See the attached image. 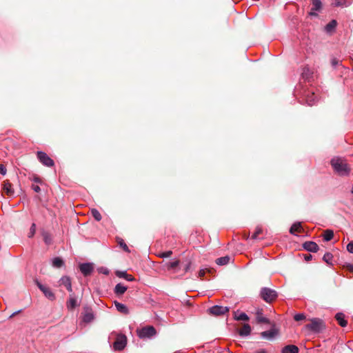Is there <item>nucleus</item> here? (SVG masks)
Listing matches in <instances>:
<instances>
[{
    "mask_svg": "<svg viewBox=\"0 0 353 353\" xmlns=\"http://www.w3.org/2000/svg\"><path fill=\"white\" fill-rule=\"evenodd\" d=\"M331 165L334 171L341 176L347 175L350 172V169L346 161L341 158H333L331 160Z\"/></svg>",
    "mask_w": 353,
    "mask_h": 353,
    "instance_id": "obj_1",
    "label": "nucleus"
},
{
    "mask_svg": "<svg viewBox=\"0 0 353 353\" xmlns=\"http://www.w3.org/2000/svg\"><path fill=\"white\" fill-rule=\"evenodd\" d=\"M260 296L265 302L272 303L276 299L278 294L274 290L263 288L260 292Z\"/></svg>",
    "mask_w": 353,
    "mask_h": 353,
    "instance_id": "obj_2",
    "label": "nucleus"
},
{
    "mask_svg": "<svg viewBox=\"0 0 353 353\" xmlns=\"http://www.w3.org/2000/svg\"><path fill=\"white\" fill-rule=\"evenodd\" d=\"M311 323L305 325L306 329L314 332H320L325 328V323L322 319L314 318L310 320Z\"/></svg>",
    "mask_w": 353,
    "mask_h": 353,
    "instance_id": "obj_3",
    "label": "nucleus"
},
{
    "mask_svg": "<svg viewBox=\"0 0 353 353\" xmlns=\"http://www.w3.org/2000/svg\"><path fill=\"white\" fill-rule=\"evenodd\" d=\"M137 333L140 339H150L157 334V331L153 326L148 325L141 329H137Z\"/></svg>",
    "mask_w": 353,
    "mask_h": 353,
    "instance_id": "obj_4",
    "label": "nucleus"
},
{
    "mask_svg": "<svg viewBox=\"0 0 353 353\" xmlns=\"http://www.w3.org/2000/svg\"><path fill=\"white\" fill-rule=\"evenodd\" d=\"M127 344V337L124 334H119L114 343H113V347L114 350L121 351L123 350Z\"/></svg>",
    "mask_w": 353,
    "mask_h": 353,
    "instance_id": "obj_5",
    "label": "nucleus"
},
{
    "mask_svg": "<svg viewBox=\"0 0 353 353\" xmlns=\"http://www.w3.org/2000/svg\"><path fill=\"white\" fill-rule=\"evenodd\" d=\"M230 309L228 307H223L220 305H214L210 307L208 311L209 314L213 316H221L229 312Z\"/></svg>",
    "mask_w": 353,
    "mask_h": 353,
    "instance_id": "obj_6",
    "label": "nucleus"
},
{
    "mask_svg": "<svg viewBox=\"0 0 353 353\" xmlns=\"http://www.w3.org/2000/svg\"><path fill=\"white\" fill-rule=\"evenodd\" d=\"M37 158L39 161L47 167H52L54 165V161L43 152H37Z\"/></svg>",
    "mask_w": 353,
    "mask_h": 353,
    "instance_id": "obj_7",
    "label": "nucleus"
},
{
    "mask_svg": "<svg viewBox=\"0 0 353 353\" xmlns=\"http://www.w3.org/2000/svg\"><path fill=\"white\" fill-rule=\"evenodd\" d=\"M36 284L39 290L43 293L45 296L50 301H54L56 299L55 294L51 289L46 285H42L38 281H36Z\"/></svg>",
    "mask_w": 353,
    "mask_h": 353,
    "instance_id": "obj_8",
    "label": "nucleus"
},
{
    "mask_svg": "<svg viewBox=\"0 0 353 353\" xmlns=\"http://www.w3.org/2000/svg\"><path fill=\"white\" fill-rule=\"evenodd\" d=\"M79 268L82 274L86 276L93 272L94 266L92 263H86L81 264Z\"/></svg>",
    "mask_w": 353,
    "mask_h": 353,
    "instance_id": "obj_9",
    "label": "nucleus"
},
{
    "mask_svg": "<svg viewBox=\"0 0 353 353\" xmlns=\"http://www.w3.org/2000/svg\"><path fill=\"white\" fill-rule=\"evenodd\" d=\"M3 190L9 196H12L14 193L12 185L8 180H5L3 182Z\"/></svg>",
    "mask_w": 353,
    "mask_h": 353,
    "instance_id": "obj_10",
    "label": "nucleus"
},
{
    "mask_svg": "<svg viewBox=\"0 0 353 353\" xmlns=\"http://www.w3.org/2000/svg\"><path fill=\"white\" fill-rule=\"evenodd\" d=\"M303 247L305 250L312 252H316L319 250V245L314 241H306L303 244Z\"/></svg>",
    "mask_w": 353,
    "mask_h": 353,
    "instance_id": "obj_11",
    "label": "nucleus"
},
{
    "mask_svg": "<svg viewBox=\"0 0 353 353\" xmlns=\"http://www.w3.org/2000/svg\"><path fill=\"white\" fill-rule=\"evenodd\" d=\"M59 284L64 285L66 289L71 293L72 292V283L70 277L64 276L59 280Z\"/></svg>",
    "mask_w": 353,
    "mask_h": 353,
    "instance_id": "obj_12",
    "label": "nucleus"
},
{
    "mask_svg": "<svg viewBox=\"0 0 353 353\" xmlns=\"http://www.w3.org/2000/svg\"><path fill=\"white\" fill-rule=\"evenodd\" d=\"M305 100L308 105L312 106L317 101V96L314 92H308L305 96Z\"/></svg>",
    "mask_w": 353,
    "mask_h": 353,
    "instance_id": "obj_13",
    "label": "nucleus"
},
{
    "mask_svg": "<svg viewBox=\"0 0 353 353\" xmlns=\"http://www.w3.org/2000/svg\"><path fill=\"white\" fill-rule=\"evenodd\" d=\"M66 305H67V307L70 310H73L78 305L77 300L74 293L70 294V297H69L68 301L66 303Z\"/></svg>",
    "mask_w": 353,
    "mask_h": 353,
    "instance_id": "obj_14",
    "label": "nucleus"
},
{
    "mask_svg": "<svg viewBox=\"0 0 353 353\" xmlns=\"http://www.w3.org/2000/svg\"><path fill=\"white\" fill-rule=\"evenodd\" d=\"M278 334H279L278 330L276 329L273 328L268 331L262 332L261 333V336L263 338L271 339L274 338L275 336H276Z\"/></svg>",
    "mask_w": 353,
    "mask_h": 353,
    "instance_id": "obj_15",
    "label": "nucleus"
},
{
    "mask_svg": "<svg viewBox=\"0 0 353 353\" xmlns=\"http://www.w3.org/2000/svg\"><path fill=\"white\" fill-rule=\"evenodd\" d=\"M299 349L296 345H288L281 350V353H299Z\"/></svg>",
    "mask_w": 353,
    "mask_h": 353,
    "instance_id": "obj_16",
    "label": "nucleus"
},
{
    "mask_svg": "<svg viewBox=\"0 0 353 353\" xmlns=\"http://www.w3.org/2000/svg\"><path fill=\"white\" fill-rule=\"evenodd\" d=\"M238 332L241 336H247L251 333V327L249 324L244 323L242 328H241Z\"/></svg>",
    "mask_w": 353,
    "mask_h": 353,
    "instance_id": "obj_17",
    "label": "nucleus"
},
{
    "mask_svg": "<svg viewBox=\"0 0 353 353\" xmlns=\"http://www.w3.org/2000/svg\"><path fill=\"white\" fill-rule=\"evenodd\" d=\"M114 305L117 310L122 314H128L129 310L127 306L123 303H119L117 301H114Z\"/></svg>",
    "mask_w": 353,
    "mask_h": 353,
    "instance_id": "obj_18",
    "label": "nucleus"
},
{
    "mask_svg": "<svg viewBox=\"0 0 353 353\" xmlns=\"http://www.w3.org/2000/svg\"><path fill=\"white\" fill-rule=\"evenodd\" d=\"M335 319L338 321V323L341 327H345L347 325V322L346 320H345V315L343 313H341V312L337 313L335 315Z\"/></svg>",
    "mask_w": 353,
    "mask_h": 353,
    "instance_id": "obj_19",
    "label": "nucleus"
},
{
    "mask_svg": "<svg viewBox=\"0 0 353 353\" xmlns=\"http://www.w3.org/2000/svg\"><path fill=\"white\" fill-rule=\"evenodd\" d=\"M115 274H116L117 276H118L119 278H123L129 281H132L134 280V278L133 277V276H132L131 274H127L126 272L118 270L115 272Z\"/></svg>",
    "mask_w": 353,
    "mask_h": 353,
    "instance_id": "obj_20",
    "label": "nucleus"
},
{
    "mask_svg": "<svg viewBox=\"0 0 353 353\" xmlns=\"http://www.w3.org/2000/svg\"><path fill=\"white\" fill-rule=\"evenodd\" d=\"M94 319V315L90 309H85V312L83 317V321L85 323H90Z\"/></svg>",
    "mask_w": 353,
    "mask_h": 353,
    "instance_id": "obj_21",
    "label": "nucleus"
},
{
    "mask_svg": "<svg viewBox=\"0 0 353 353\" xmlns=\"http://www.w3.org/2000/svg\"><path fill=\"white\" fill-rule=\"evenodd\" d=\"M41 234L45 243L46 245H50L52 243V237L50 234L44 230L41 231Z\"/></svg>",
    "mask_w": 353,
    "mask_h": 353,
    "instance_id": "obj_22",
    "label": "nucleus"
},
{
    "mask_svg": "<svg viewBox=\"0 0 353 353\" xmlns=\"http://www.w3.org/2000/svg\"><path fill=\"white\" fill-rule=\"evenodd\" d=\"M127 290V287L123 285L121 283H118L114 288V293L118 295L123 294Z\"/></svg>",
    "mask_w": 353,
    "mask_h": 353,
    "instance_id": "obj_23",
    "label": "nucleus"
},
{
    "mask_svg": "<svg viewBox=\"0 0 353 353\" xmlns=\"http://www.w3.org/2000/svg\"><path fill=\"white\" fill-rule=\"evenodd\" d=\"M256 321L259 323H268L269 320L263 316L261 310L256 312Z\"/></svg>",
    "mask_w": 353,
    "mask_h": 353,
    "instance_id": "obj_24",
    "label": "nucleus"
},
{
    "mask_svg": "<svg viewBox=\"0 0 353 353\" xmlns=\"http://www.w3.org/2000/svg\"><path fill=\"white\" fill-rule=\"evenodd\" d=\"M230 260V257L228 256H225L223 257H220L216 259V263L219 265H224L229 263Z\"/></svg>",
    "mask_w": 353,
    "mask_h": 353,
    "instance_id": "obj_25",
    "label": "nucleus"
},
{
    "mask_svg": "<svg viewBox=\"0 0 353 353\" xmlns=\"http://www.w3.org/2000/svg\"><path fill=\"white\" fill-rule=\"evenodd\" d=\"M323 236L325 241H329L332 239L334 232L331 230H326L324 231Z\"/></svg>",
    "mask_w": 353,
    "mask_h": 353,
    "instance_id": "obj_26",
    "label": "nucleus"
},
{
    "mask_svg": "<svg viewBox=\"0 0 353 353\" xmlns=\"http://www.w3.org/2000/svg\"><path fill=\"white\" fill-rule=\"evenodd\" d=\"M312 10L320 11L322 8V3L321 0H312Z\"/></svg>",
    "mask_w": 353,
    "mask_h": 353,
    "instance_id": "obj_27",
    "label": "nucleus"
},
{
    "mask_svg": "<svg viewBox=\"0 0 353 353\" xmlns=\"http://www.w3.org/2000/svg\"><path fill=\"white\" fill-rule=\"evenodd\" d=\"M337 25V22L336 20H332L329 22L325 27V30L327 32H332L334 30Z\"/></svg>",
    "mask_w": 353,
    "mask_h": 353,
    "instance_id": "obj_28",
    "label": "nucleus"
},
{
    "mask_svg": "<svg viewBox=\"0 0 353 353\" xmlns=\"http://www.w3.org/2000/svg\"><path fill=\"white\" fill-rule=\"evenodd\" d=\"M295 232H301V225L300 223H294L290 229V232L292 234H294L295 233Z\"/></svg>",
    "mask_w": 353,
    "mask_h": 353,
    "instance_id": "obj_29",
    "label": "nucleus"
},
{
    "mask_svg": "<svg viewBox=\"0 0 353 353\" xmlns=\"http://www.w3.org/2000/svg\"><path fill=\"white\" fill-rule=\"evenodd\" d=\"M234 318L236 321H247L249 320V316L244 312L241 313L239 316L236 315V312H234Z\"/></svg>",
    "mask_w": 353,
    "mask_h": 353,
    "instance_id": "obj_30",
    "label": "nucleus"
},
{
    "mask_svg": "<svg viewBox=\"0 0 353 353\" xmlns=\"http://www.w3.org/2000/svg\"><path fill=\"white\" fill-rule=\"evenodd\" d=\"M64 262L60 257H55L52 260V265L55 268H61Z\"/></svg>",
    "mask_w": 353,
    "mask_h": 353,
    "instance_id": "obj_31",
    "label": "nucleus"
},
{
    "mask_svg": "<svg viewBox=\"0 0 353 353\" xmlns=\"http://www.w3.org/2000/svg\"><path fill=\"white\" fill-rule=\"evenodd\" d=\"M312 72L310 71L309 68H304L302 72V77L303 79H309L311 78Z\"/></svg>",
    "mask_w": 353,
    "mask_h": 353,
    "instance_id": "obj_32",
    "label": "nucleus"
},
{
    "mask_svg": "<svg viewBox=\"0 0 353 353\" xmlns=\"http://www.w3.org/2000/svg\"><path fill=\"white\" fill-rule=\"evenodd\" d=\"M180 263V261L179 260H176L172 262H168L166 263V267L168 270H172L176 269Z\"/></svg>",
    "mask_w": 353,
    "mask_h": 353,
    "instance_id": "obj_33",
    "label": "nucleus"
},
{
    "mask_svg": "<svg viewBox=\"0 0 353 353\" xmlns=\"http://www.w3.org/2000/svg\"><path fill=\"white\" fill-rule=\"evenodd\" d=\"M91 214L96 221H99L101 220V219H102L101 214L97 209H94V208L92 209Z\"/></svg>",
    "mask_w": 353,
    "mask_h": 353,
    "instance_id": "obj_34",
    "label": "nucleus"
},
{
    "mask_svg": "<svg viewBox=\"0 0 353 353\" xmlns=\"http://www.w3.org/2000/svg\"><path fill=\"white\" fill-rule=\"evenodd\" d=\"M332 259L333 255L330 252L325 253L323 257V261L328 264H332Z\"/></svg>",
    "mask_w": 353,
    "mask_h": 353,
    "instance_id": "obj_35",
    "label": "nucleus"
},
{
    "mask_svg": "<svg viewBox=\"0 0 353 353\" xmlns=\"http://www.w3.org/2000/svg\"><path fill=\"white\" fill-rule=\"evenodd\" d=\"M36 229H37L36 224L34 223H32L30 228V231L28 234V238H32L34 236L35 232H36Z\"/></svg>",
    "mask_w": 353,
    "mask_h": 353,
    "instance_id": "obj_36",
    "label": "nucleus"
},
{
    "mask_svg": "<svg viewBox=\"0 0 353 353\" xmlns=\"http://www.w3.org/2000/svg\"><path fill=\"white\" fill-rule=\"evenodd\" d=\"M172 254V252L171 250H169V251L161 252V253L159 254V256L161 258H167V257H170Z\"/></svg>",
    "mask_w": 353,
    "mask_h": 353,
    "instance_id": "obj_37",
    "label": "nucleus"
},
{
    "mask_svg": "<svg viewBox=\"0 0 353 353\" xmlns=\"http://www.w3.org/2000/svg\"><path fill=\"white\" fill-rule=\"evenodd\" d=\"M119 244L125 252H130V250L128 249V245L125 243L123 239H120Z\"/></svg>",
    "mask_w": 353,
    "mask_h": 353,
    "instance_id": "obj_38",
    "label": "nucleus"
},
{
    "mask_svg": "<svg viewBox=\"0 0 353 353\" xmlns=\"http://www.w3.org/2000/svg\"><path fill=\"white\" fill-rule=\"evenodd\" d=\"M262 233V229L261 228H256V231L252 236V239H255L257 238V236Z\"/></svg>",
    "mask_w": 353,
    "mask_h": 353,
    "instance_id": "obj_39",
    "label": "nucleus"
},
{
    "mask_svg": "<svg viewBox=\"0 0 353 353\" xmlns=\"http://www.w3.org/2000/svg\"><path fill=\"white\" fill-rule=\"evenodd\" d=\"M305 319V316L303 314H296L294 316V319L296 321H299Z\"/></svg>",
    "mask_w": 353,
    "mask_h": 353,
    "instance_id": "obj_40",
    "label": "nucleus"
},
{
    "mask_svg": "<svg viewBox=\"0 0 353 353\" xmlns=\"http://www.w3.org/2000/svg\"><path fill=\"white\" fill-rule=\"evenodd\" d=\"M347 250L350 252V253H352L353 254V241H351L347 245Z\"/></svg>",
    "mask_w": 353,
    "mask_h": 353,
    "instance_id": "obj_41",
    "label": "nucleus"
},
{
    "mask_svg": "<svg viewBox=\"0 0 353 353\" xmlns=\"http://www.w3.org/2000/svg\"><path fill=\"white\" fill-rule=\"evenodd\" d=\"M7 170L4 165L0 164V173L2 175H5L6 174Z\"/></svg>",
    "mask_w": 353,
    "mask_h": 353,
    "instance_id": "obj_42",
    "label": "nucleus"
},
{
    "mask_svg": "<svg viewBox=\"0 0 353 353\" xmlns=\"http://www.w3.org/2000/svg\"><path fill=\"white\" fill-rule=\"evenodd\" d=\"M339 60H338L336 58H333L331 60V64L332 65L334 68L336 67V65H338L339 64Z\"/></svg>",
    "mask_w": 353,
    "mask_h": 353,
    "instance_id": "obj_43",
    "label": "nucleus"
},
{
    "mask_svg": "<svg viewBox=\"0 0 353 353\" xmlns=\"http://www.w3.org/2000/svg\"><path fill=\"white\" fill-rule=\"evenodd\" d=\"M345 0H335L334 5L336 6H341L344 5Z\"/></svg>",
    "mask_w": 353,
    "mask_h": 353,
    "instance_id": "obj_44",
    "label": "nucleus"
},
{
    "mask_svg": "<svg viewBox=\"0 0 353 353\" xmlns=\"http://www.w3.org/2000/svg\"><path fill=\"white\" fill-rule=\"evenodd\" d=\"M31 188L35 192H39L41 191V188L38 185L32 184Z\"/></svg>",
    "mask_w": 353,
    "mask_h": 353,
    "instance_id": "obj_45",
    "label": "nucleus"
},
{
    "mask_svg": "<svg viewBox=\"0 0 353 353\" xmlns=\"http://www.w3.org/2000/svg\"><path fill=\"white\" fill-rule=\"evenodd\" d=\"M32 181H34V182L38 183H42L41 179H40L39 176H38L37 175L33 176Z\"/></svg>",
    "mask_w": 353,
    "mask_h": 353,
    "instance_id": "obj_46",
    "label": "nucleus"
},
{
    "mask_svg": "<svg viewBox=\"0 0 353 353\" xmlns=\"http://www.w3.org/2000/svg\"><path fill=\"white\" fill-rule=\"evenodd\" d=\"M304 259L306 261H309L310 260H312V255L310 254H305L304 255Z\"/></svg>",
    "mask_w": 353,
    "mask_h": 353,
    "instance_id": "obj_47",
    "label": "nucleus"
},
{
    "mask_svg": "<svg viewBox=\"0 0 353 353\" xmlns=\"http://www.w3.org/2000/svg\"><path fill=\"white\" fill-rule=\"evenodd\" d=\"M191 261H189L184 268L185 272H188L190 269Z\"/></svg>",
    "mask_w": 353,
    "mask_h": 353,
    "instance_id": "obj_48",
    "label": "nucleus"
},
{
    "mask_svg": "<svg viewBox=\"0 0 353 353\" xmlns=\"http://www.w3.org/2000/svg\"><path fill=\"white\" fill-rule=\"evenodd\" d=\"M205 274V270H200L199 272V276L200 278H203Z\"/></svg>",
    "mask_w": 353,
    "mask_h": 353,
    "instance_id": "obj_49",
    "label": "nucleus"
},
{
    "mask_svg": "<svg viewBox=\"0 0 353 353\" xmlns=\"http://www.w3.org/2000/svg\"><path fill=\"white\" fill-rule=\"evenodd\" d=\"M316 10H312V9H311V11L309 12V14L310 16H314V17H316L317 16V14L315 12Z\"/></svg>",
    "mask_w": 353,
    "mask_h": 353,
    "instance_id": "obj_50",
    "label": "nucleus"
},
{
    "mask_svg": "<svg viewBox=\"0 0 353 353\" xmlns=\"http://www.w3.org/2000/svg\"><path fill=\"white\" fill-rule=\"evenodd\" d=\"M20 312H21V310H19V311H17V312H14L12 315H10V318H12V317H13V316H14L16 314H19Z\"/></svg>",
    "mask_w": 353,
    "mask_h": 353,
    "instance_id": "obj_51",
    "label": "nucleus"
},
{
    "mask_svg": "<svg viewBox=\"0 0 353 353\" xmlns=\"http://www.w3.org/2000/svg\"><path fill=\"white\" fill-rule=\"evenodd\" d=\"M257 353H267V352H265V350H261L258 351Z\"/></svg>",
    "mask_w": 353,
    "mask_h": 353,
    "instance_id": "obj_52",
    "label": "nucleus"
},
{
    "mask_svg": "<svg viewBox=\"0 0 353 353\" xmlns=\"http://www.w3.org/2000/svg\"><path fill=\"white\" fill-rule=\"evenodd\" d=\"M349 270L353 272V265H350Z\"/></svg>",
    "mask_w": 353,
    "mask_h": 353,
    "instance_id": "obj_53",
    "label": "nucleus"
},
{
    "mask_svg": "<svg viewBox=\"0 0 353 353\" xmlns=\"http://www.w3.org/2000/svg\"><path fill=\"white\" fill-rule=\"evenodd\" d=\"M103 273L105 274H108V271L106 270L105 272H103Z\"/></svg>",
    "mask_w": 353,
    "mask_h": 353,
    "instance_id": "obj_54",
    "label": "nucleus"
}]
</instances>
